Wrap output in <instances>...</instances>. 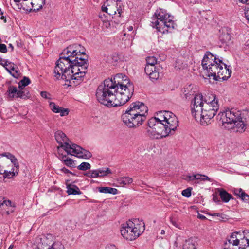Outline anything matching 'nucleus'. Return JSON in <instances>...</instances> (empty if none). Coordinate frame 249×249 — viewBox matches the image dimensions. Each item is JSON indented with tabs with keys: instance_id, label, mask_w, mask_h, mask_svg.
<instances>
[{
	"instance_id": "obj_64",
	"label": "nucleus",
	"mask_w": 249,
	"mask_h": 249,
	"mask_svg": "<svg viewBox=\"0 0 249 249\" xmlns=\"http://www.w3.org/2000/svg\"><path fill=\"white\" fill-rule=\"evenodd\" d=\"M119 22H120V21H118L117 22V24H119Z\"/></svg>"
},
{
	"instance_id": "obj_44",
	"label": "nucleus",
	"mask_w": 249,
	"mask_h": 249,
	"mask_svg": "<svg viewBox=\"0 0 249 249\" xmlns=\"http://www.w3.org/2000/svg\"><path fill=\"white\" fill-rule=\"evenodd\" d=\"M245 15L246 19H247L248 22L249 23V5L245 7Z\"/></svg>"
},
{
	"instance_id": "obj_63",
	"label": "nucleus",
	"mask_w": 249,
	"mask_h": 249,
	"mask_svg": "<svg viewBox=\"0 0 249 249\" xmlns=\"http://www.w3.org/2000/svg\"><path fill=\"white\" fill-rule=\"evenodd\" d=\"M6 213H7V214H9V213L8 211H7Z\"/></svg>"
},
{
	"instance_id": "obj_55",
	"label": "nucleus",
	"mask_w": 249,
	"mask_h": 249,
	"mask_svg": "<svg viewBox=\"0 0 249 249\" xmlns=\"http://www.w3.org/2000/svg\"><path fill=\"white\" fill-rule=\"evenodd\" d=\"M241 3L244 4H249V0H238Z\"/></svg>"
},
{
	"instance_id": "obj_42",
	"label": "nucleus",
	"mask_w": 249,
	"mask_h": 249,
	"mask_svg": "<svg viewBox=\"0 0 249 249\" xmlns=\"http://www.w3.org/2000/svg\"><path fill=\"white\" fill-rule=\"evenodd\" d=\"M243 201L249 203V195L245 193L243 194V196L240 198Z\"/></svg>"
},
{
	"instance_id": "obj_7",
	"label": "nucleus",
	"mask_w": 249,
	"mask_h": 249,
	"mask_svg": "<svg viewBox=\"0 0 249 249\" xmlns=\"http://www.w3.org/2000/svg\"><path fill=\"white\" fill-rule=\"evenodd\" d=\"M216 118L227 129H233L235 131L242 132L246 128V124L244 119L241 117V112L235 109H228L220 112Z\"/></svg>"
},
{
	"instance_id": "obj_16",
	"label": "nucleus",
	"mask_w": 249,
	"mask_h": 249,
	"mask_svg": "<svg viewBox=\"0 0 249 249\" xmlns=\"http://www.w3.org/2000/svg\"><path fill=\"white\" fill-rule=\"evenodd\" d=\"M239 233V232L232 233L229 238L228 239L227 241H226L224 243L231 244L234 247H238V246L239 244V240L237 238V234Z\"/></svg>"
},
{
	"instance_id": "obj_54",
	"label": "nucleus",
	"mask_w": 249,
	"mask_h": 249,
	"mask_svg": "<svg viewBox=\"0 0 249 249\" xmlns=\"http://www.w3.org/2000/svg\"><path fill=\"white\" fill-rule=\"evenodd\" d=\"M8 63H10V62H8V61H4V60H2V61L0 62V64L1 65H2L6 69V65H5V64L6 63V64H8Z\"/></svg>"
},
{
	"instance_id": "obj_59",
	"label": "nucleus",
	"mask_w": 249,
	"mask_h": 249,
	"mask_svg": "<svg viewBox=\"0 0 249 249\" xmlns=\"http://www.w3.org/2000/svg\"><path fill=\"white\" fill-rule=\"evenodd\" d=\"M198 217L199 218L202 219H204L206 218L205 216L204 215H199Z\"/></svg>"
},
{
	"instance_id": "obj_35",
	"label": "nucleus",
	"mask_w": 249,
	"mask_h": 249,
	"mask_svg": "<svg viewBox=\"0 0 249 249\" xmlns=\"http://www.w3.org/2000/svg\"><path fill=\"white\" fill-rule=\"evenodd\" d=\"M193 175H194V180L195 179H196V180L202 179L203 180H209V178L207 176H205V175H202L199 174H195Z\"/></svg>"
},
{
	"instance_id": "obj_20",
	"label": "nucleus",
	"mask_w": 249,
	"mask_h": 249,
	"mask_svg": "<svg viewBox=\"0 0 249 249\" xmlns=\"http://www.w3.org/2000/svg\"><path fill=\"white\" fill-rule=\"evenodd\" d=\"M18 93H17V98H19L23 99H26L30 97V94L29 90L27 89H24L23 88H19Z\"/></svg>"
},
{
	"instance_id": "obj_36",
	"label": "nucleus",
	"mask_w": 249,
	"mask_h": 249,
	"mask_svg": "<svg viewBox=\"0 0 249 249\" xmlns=\"http://www.w3.org/2000/svg\"><path fill=\"white\" fill-rule=\"evenodd\" d=\"M181 194L183 196L189 197L191 195V188H188L182 191Z\"/></svg>"
},
{
	"instance_id": "obj_51",
	"label": "nucleus",
	"mask_w": 249,
	"mask_h": 249,
	"mask_svg": "<svg viewBox=\"0 0 249 249\" xmlns=\"http://www.w3.org/2000/svg\"><path fill=\"white\" fill-rule=\"evenodd\" d=\"M179 243H178V238L176 239V240L174 242V246L175 248L176 249H179Z\"/></svg>"
},
{
	"instance_id": "obj_22",
	"label": "nucleus",
	"mask_w": 249,
	"mask_h": 249,
	"mask_svg": "<svg viewBox=\"0 0 249 249\" xmlns=\"http://www.w3.org/2000/svg\"><path fill=\"white\" fill-rule=\"evenodd\" d=\"M45 3V0H31V4L34 10L37 11L42 8Z\"/></svg>"
},
{
	"instance_id": "obj_9",
	"label": "nucleus",
	"mask_w": 249,
	"mask_h": 249,
	"mask_svg": "<svg viewBox=\"0 0 249 249\" xmlns=\"http://www.w3.org/2000/svg\"><path fill=\"white\" fill-rule=\"evenodd\" d=\"M156 19L152 23L157 31L162 34L171 32L176 26L174 21V17L166 12V11L161 8L158 9L154 14Z\"/></svg>"
},
{
	"instance_id": "obj_15",
	"label": "nucleus",
	"mask_w": 249,
	"mask_h": 249,
	"mask_svg": "<svg viewBox=\"0 0 249 249\" xmlns=\"http://www.w3.org/2000/svg\"><path fill=\"white\" fill-rule=\"evenodd\" d=\"M5 65H6V70L13 77L17 78L19 76V72L17 68L14 67L13 63L10 62L8 64L5 63Z\"/></svg>"
},
{
	"instance_id": "obj_50",
	"label": "nucleus",
	"mask_w": 249,
	"mask_h": 249,
	"mask_svg": "<svg viewBox=\"0 0 249 249\" xmlns=\"http://www.w3.org/2000/svg\"><path fill=\"white\" fill-rule=\"evenodd\" d=\"M106 249H117V247L113 244L107 245L106 247Z\"/></svg>"
},
{
	"instance_id": "obj_30",
	"label": "nucleus",
	"mask_w": 249,
	"mask_h": 249,
	"mask_svg": "<svg viewBox=\"0 0 249 249\" xmlns=\"http://www.w3.org/2000/svg\"><path fill=\"white\" fill-rule=\"evenodd\" d=\"M84 175L87 177L91 178H97L99 177L97 169L91 170L88 173H85Z\"/></svg>"
},
{
	"instance_id": "obj_18",
	"label": "nucleus",
	"mask_w": 249,
	"mask_h": 249,
	"mask_svg": "<svg viewBox=\"0 0 249 249\" xmlns=\"http://www.w3.org/2000/svg\"><path fill=\"white\" fill-rule=\"evenodd\" d=\"M196 241L193 238L186 240L183 245V249H196Z\"/></svg>"
},
{
	"instance_id": "obj_24",
	"label": "nucleus",
	"mask_w": 249,
	"mask_h": 249,
	"mask_svg": "<svg viewBox=\"0 0 249 249\" xmlns=\"http://www.w3.org/2000/svg\"><path fill=\"white\" fill-rule=\"evenodd\" d=\"M219 196L222 201L225 203L228 202L232 197L231 195L229 194L222 189H219Z\"/></svg>"
},
{
	"instance_id": "obj_34",
	"label": "nucleus",
	"mask_w": 249,
	"mask_h": 249,
	"mask_svg": "<svg viewBox=\"0 0 249 249\" xmlns=\"http://www.w3.org/2000/svg\"><path fill=\"white\" fill-rule=\"evenodd\" d=\"M149 78L152 80H157L159 78L160 74L156 70L152 72L150 74L148 75Z\"/></svg>"
},
{
	"instance_id": "obj_38",
	"label": "nucleus",
	"mask_w": 249,
	"mask_h": 249,
	"mask_svg": "<svg viewBox=\"0 0 249 249\" xmlns=\"http://www.w3.org/2000/svg\"><path fill=\"white\" fill-rule=\"evenodd\" d=\"M240 247H234L231 244H227L224 243L223 245V249H239Z\"/></svg>"
},
{
	"instance_id": "obj_1",
	"label": "nucleus",
	"mask_w": 249,
	"mask_h": 249,
	"mask_svg": "<svg viewBox=\"0 0 249 249\" xmlns=\"http://www.w3.org/2000/svg\"><path fill=\"white\" fill-rule=\"evenodd\" d=\"M80 44L70 45L65 49L56 63L54 77L57 80L69 81L71 84L78 85L83 80L89 66L87 59L77 56Z\"/></svg>"
},
{
	"instance_id": "obj_10",
	"label": "nucleus",
	"mask_w": 249,
	"mask_h": 249,
	"mask_svg": "<svg viewBox=\"0 0 249 249\" xmlns=\"http://www.w3.org/2000/svg\"><path fill=\"white\" fill-rule=\"evenodd\" d=\"M144 223L135 224L131 221L122 225L120 232L123 237L132 241L138 237L144 230Z\"/></svg>"
},
{
	"instance_id": "obj_57",
	"label": "nucleus",
	"mask_w": 249,
	"mask_h": 249,
	"mask_svg": "<svg viewBox=\"0 0 249 249\" xmlns=\"http://www.w3.org/2000/svg\"><path fill=\"white\" fill-rule=\"evenodd\" d=\"M10 160H11V162H12L14 161L17 160V159L14 156H11V158Z\"/></svg>"
},
{
	"instance_id": "obj_8",
	"label": "nucleus",
	"mask_w": 249,
	"mask_h": 249,
	"mask_svg": "<svg viewBox=\"0 0 249 249\" xmlns=\"http://www.w3.org/2000/svg\"><path fill=\"white\" fill-rule=\"evenodd\" d=\"M54 136L56 142L59 144L57 147L58 152H60V148H62L68 154L78 158L88 159L92 157V154L89 151L83 149L75 144H71L66 135L62 131H57L55 133Z\"/></svg>"
},
{
	"instance_id": "obj_4",
	"label": "nucleus",
	"mask_w": 249,
	"mask_h": 249,
	"mask_svg": "<svg viewBox=\"0 0 249 249\" xmlns=\"http://www.w3.org/2000/svg\"><path fill=\"white\" fill-rule=\"evenodd\" d=\"M178 119L172 112L160 111L148 122V136L152 139H160L173 135L178 126Z\"/></svg>"
},
{
	"instance_id": "obj_5",
	"label": "nucleus",
	"mask_w": 249,
	"mask_h": 249,
	"mask_svg": "<svg viewBox=\"0 0 249 249\" xmlns=\"http://www.w3.org/2000/svg\"><path fill=\"white\" fill-rule=\"evenodd\" d=\"M201 65L203 74L214 80H226L231 73V67L223 63L222 58H217L209 51L205 54Z\"/></svg>"
},
{
	"instance_id": "obj_26",
	"label": "nucleus",
	"mask_w": 249,
	"mask_h": 249,
	"mask_svg": "<svg viewBox=\"0 0 249 249\" xmlns=\"http://www.w3.org/2000/svg\"><path fill=\"white\" fill-rule=\"evenodd\" d=\"M183 94L186 99L190 98L191 96L193 95L194 91L192 90L191 86H189L187 88H185L182 90Z\"/></svg>"
},
{
	"instance_id": "obj_33",
	"label": "nucleus",
	"mask_w": 249,
	"mask_h": 249,
	"mask_svg": "<svg viewBox=\"0 0 249 249\" xmlns=\"http://www.w3.org/2000/svg\"><path fill=\"white\" fill-rule=\"evenodd\" d=\"M5 205L6 206H15L12 204V202L9 200H5L4 198H0V206Z\"/></svg>"
},
{
	"instance_id": "obj_31",
	"label": "nucleus",
	"mask_w": 249,
	"mask_h": 249,
	"mask_svg": "<svg viewBox=\"0 0 249 249\" xmlns=\"http://www.w3.org/2000/svg\"><path fill=\"white\" fill-rule=\"evenodd\" d=\"M157 62V58L154 56H148L146 58V65L155 66Z\"/></svg>"
},
{
	"instance_id": "obj_48",
	"label": "nucleus",
	"mask_w": 249,
	"mask_h": 249,
	"mask_svg": "<svg viewBox=\"0 0 249 249\" xmlns=\"http://www.w3.org/2000/svg\"><path fill=\"white\" fill-rule=\"evenodd\" d=\"M223 36L225 37V39H223V41L225 43H226L227 40H230L231 39V36L228 33L224 34Z\"/></svg>"
},
{
	"instance_id": "obj_6",
	"label": "nucleus",
	"mask_w": 249,
	"mask_h": 249,
	"mask_svg": "<svg viewBox=\"0 0 249 249\" xmlns=\"http://www.w3.org/2000/svg\"><path fill=\"white\" fill-rule=\"evenodd\" d=\"M148 110L147 107L143 103L134 102L122 115V121L129 128L138 127L145 120Z\"/></svg>"
},
{
	"instance_id": "obj_17",
	"label": "nucleus",
	"mask_w": 249,
	"mask_h": 249,
	"mask_svg": "<svg viewBox=\"0 0 249 249\" xmlns=\"http://www.w3.org/2000/svg\"><path fill=\"white\" fill-rule=\"evenodd\" d=\"M58 157L59 160L63 162L67 166L70 167H74V161L72 159L66 157L65 155L63 156L62 155H60L59 152H58Z\"/></svg>"
},
{
	"instance_id": "obj_61",
	"label": "nucleus",
	"mask_w": 249,
	"mask_h": 249,
	"mask_svg": "<svg viewBox=\"0 0 249 249\" xmlns=\"http://www.w3.org/2000/svg\"><path fill=\"white\" fill-rule=\"evenodd\" d=\"M165 231H164V230H162L161 231V234H165Z\"/></svg>"
},
{
	"instance_id": "obj_27",
	"label": "nucleus",
	"mask_w": 249,
	"mask_h": 249,
	"mask_svg": "<svg viewBox=\"0 0 249 249\" xmlns=\"http://www.w3.org/2000/svg\"><path fill=\"white\" fill-rule=\"evenodd\" d=\"M99 177H103L111 174V170L108 168H101L97 169Z\"/></svg>"
},
{
	"instance_id": "obj_37",
	"label": "nucleus",
	"mask_w": 249,
	"mask_h": 249,
	"mask_svg": "<svg viewBox=\"0 0 249 249\" xmlns=\"http://www.w3.org/2000/svg\"><path fill=\"white\" fill-rule=\"evenodd\" d=\"M245 192L241 188L235 189L234 190V193L236 195L238 196L239 198L243 196V194Z\"/></svg>"
},
{
	"instance_id": "obj_40",
	"label": "nucleus",
	"mask_w": 249,
	"mask_h": 249,
	"mask_svg": "<svg viewBox=\"0 0 249 249\" xmlns=\"http://www.w3.org/2000/svg\"><path fill=\"white\" fill-rule=\"evenodd\" d=\"M41 96L46 99H51L50 94L46 91H41L40 92Z\"/></svg>"
},
{
	"instance_id": "obj_19",
	"label": "nucleus",
	"mask_w": 249,
	"mask_h": 249,
	"mask_svg": "<svg viewBox=\"0 0 249 249\" xmlns=\"http://www.w3.org/2000/svg\"><path fill=\"white\" fill-rule=\"evenodd\" d=\"M133 179L128 177H119L117 179V182L120 186H124L132 183Z\"/></svg>"
},
{
	"instance_id": "obj_13",
	"label": "nucleus",
	"mask_w": 249,
	"mask_h": 249,
	"mask_svg": "<svg viewBox=\"0 0 249 249\" xmlns=\"http://www.w3.org/2000/svg\"><path fill=\"white\" fill-rule=\"evenodd\" d=\"M49 107L53 112L55 113H59L62 117L68 115L69 113L68 109L60 107L53 102L50 103Z\"/></svg>"
},
{
	"instance_id": "obj_47",
	"label": "nucleus",
	"mask_w": 249,
	"mask_h": 249,
	"mask_svg": "<svg viewBox=\"0 0 249 249\" xmlns=\"http://www.w3.org/2000/svg\"><path fill=\"white\" fill-rule=\"evenodd\" d=\"M80 51L79 52H77V56L81 54H85V49L81 46V48H79L78 51Z\"/></svg>"
},
{
	"instance_id": "obj_43",
	"label": "nucleus",
	"mask_w": 249,
	"mask_h": 249,
	"mask_svg": "<svg viewBox=\"0 0 249 249\" xmlns=\"http://www.w3.org/2000/svg\"><path fill=\"white\" fill-rule=\"evenodd\" d=\"M103 26L107 29H108L111 26V23L108 20H103Z\"/></svg>"
},
{
	"instance_id": "obj_62",
	"label": "nucleus",
	"mask_w": 249,
	"mask_h": 249,
	"mask_svg": "<svg viewBox=\"0 0 249 249\" xmlns=\"http://www.w3.org/2000/svg\"><path fill=\"white\" fill-rule=\"evenodd\" d=\"M13 249V246L11 245L10 246V247L8 248V249Z\"/></svg>"
},
{
	"instance_id": "obj_41",
	"label": "nucleus",
	"mask_w": 249,
	"mask_h": 249,
	"mask_svg": "<svg viewBox=\"0 0 249 249\" xmlns=\"http://www.w3.org/2000/svg\"><path fill=\"white\" fill-rule=\"evenodd\" d=\"M7 52V47L4 44H0V52L6 53Z\"/></svg>"
},
{
	"instance_id": "obj_14",
	"label": "nucleus",
	"mask_w": 249,
	"mask_h": 249,
	"mask_svg": "<svg viewBox=\"0 0 249 249\" xmlns=\"http://www.w3.org/2000/svg\"><path fill=\"white\" fill-rule=\"evenodd\" d=\"M18 173L19 172L14 170V168H12L10 171L6 170H4L3 172L2 173L3 176L2 182H6L7 181L6 179L13 178L14 177L17 176Z\"/></svg>"
},
{
	"instance_id": "obj_56",
	"label": "nucleus",
	"mask_w": 249,
	"mask_h": 249,
	"mask_svg": "<svg viewBox=\"0 0 249 249\" xmlns=\"http://www.w3.org/2000/svg\"><path fill=\"white\" fill-rule=\"evenodd\" d=\"M219 213H209V215H211V216H212L213 217L216 216L217 217V216H218Z\"/></svg>"
},
{
	"instance_id": "obj_49",
	"label": "nucleus",
	"mask_w": 249,
	"mask_h": 249,
	"mask_svg": "<svg viewBox=\"0 0 249 249\" xmlns=\"http://www.w3.org/2000/svg\"><path fill=\"white\" fill-rule=\"evenodd\" d=\"M185 179L187 181H191L194 180V175H187Z\"/></svg>"
},
{
	"instance_id": "obj_58",
	"label": "nucleus",
	"mask_w": 249,
	"mask_h": 249,
	"mask_svg": "<svg viewBox=\"0 0 249 249\" xmlns=\"http://www.w3.org/2000/svg\"><path fill=\"white\" fill-rule=\"evenodd\" d=\"M8 47L11 49V51H13L14 50V47L12 44H9L8 45Z\"/></svg>"
},
{
	"instance_id": "obj_25",
	"label": "nucleus",
	"mask_w": 249,
	"mask_h": 249,
	"mask_svg": "<svg viewBox=\"0 0 249 249\" xmlns=\"http://www.w3.org/2000/svg\"><path fill=\"white\" fill-rule=\"evenodd\" d=\"M99 191L100 193H109L113 195H116L118 193L117 189L111 187H99Z\"/></svg>"
},
{
	"instance_id": "obj_28",
	"label": "nucleus",
	"mask_w": 249,
	"mask_h": 249,
	"mask_svg": "<svg viewBox=\"0 0 249 249\" xmlns=\"http://www.w3.org/2000/svg\"><path fill=\"white\" fill-rule=\"evenodd\" d=\"M31 83V81L30 79L28 77H24L23 79H22L18 83V88H21L25 87V86L28 85Z\"/></svg>"
},
{
	"instance_id": "obj_32",
	"label": "nucleus",
	"mask_w": 249,
	"mask_h": 249,
	"mask_svg": "<svg viewBox=\"0 0 249 249\" xmlns=\"http://www.w3.org/2000/svg\"><path fill=\"white\" fill-rule=\"evenodd\" d=\"M156 70L155 66L146 65L145 67V72L147 75L150 74L154 71Z\"/></svg>"
},
{
	"instance_id": "obj_45",
	"label": "nucleus",
	"mask_w": 249,
	"mask_h": 249,
	"mask_svg": "<svg viewBox=\"0 0 249 249\" xmlns=\"http://www.w3.org/2000/svg\"><path fill=\"white\" fill-rule=\"evenodd\" d=\"M217 219L220 221H225V220L227 219V218L226 217V215L225 214L220 213L217 216Z\"/></svg>"
},
{
	"instance_id": "obj_3",
	"label": "nucleus",
	"mask_w": 249,
	"mask_h": 249,
	"mask_svg": "<svg viewBox=\"0 0 249 249\" xmlns=\"http://www.w3.org/2000/svg\"><path fill=\"white\" fill-rule=\"evenodd\" d=\"M192 114L196 120H200L202 125L210 123L219 109L218 100L215 95L208 93L205 95L199 93L195 95L191 101Z\"/></svg>"
},
{
	"instance_id": "obj_52",
	"label": "nucleus",
	"mask_w": 249,
	"mask_h": 249,
	"mask_svg": "<svg viewBox=\"0 0 249 249\" xmlns=\"http://www.w3.org/2000/svg\"><path fill=\"white\" fill-rule=\"evenodd\" d=\"M2 156H6L8 159H10L11 158V156H13L14 155L10 153H5L2 155Z\"/></svg>"
},
{
	"instance_id": "obj_12",
	"label": "nucleus",
	"mask_w": 249,
	"mask_h": 249,
	"mask_svg": "<svg viewBox=\"0 0 249 249\" xmlns=\"http://www.w3.org/2000/svg\"><path fill=\"white\" fill-rule=\"evenodd\" d=\"M35 249H62L63 247L59 242H53L44 237L37 239Z\"/></svg>"
},
{
	"instance_id": "obj_11",
	"label": "nucleus",
	"mask_w": 249,
	"mask_h": 249,
	"mask_svg": "<svg viewBox=\"0 0 249 249\" xmlns=\"http://www.w3.org/2000/svg\"><path fill=\"white\" fill-rule=\"evenodd\" d=\"M122 3L117 0H107L102 6V11L110 16L116 15L120 17L122 9Z\"/></svg>"
},
{
	"instance_id": "obj_46",
	"label": "nucleus",
	"mask_w": 249,
	"mask_h": 249,
	"mask_svg": "<svg viewBox=\"0 0 249 249\" xmlns=\"http://www.w3.org/2000/svg\"><path fill=\"white\" fill-rule=\"evenodd\" d=\"M60 171L62 172V173H64L66 174H72V173L71 172L70 170H69L68 169H67V168H66L65 167H63V168H62L61 169H60Z\"/></svg>"
},
{
	"instance_id": "obj_23",
	"label": "nucleus",
	"mask_w": 249,
	"mask_h": 249,
	"mask_svg": "<svg viewBox=\"0 0 249 249\" xmlns=\"http://www.w3.org/2000/svg\"><path fill=\"white\" fill-rule=\"evenodd\" d=\"M67 192L69 195H80L81 192L79 188L75 185H68Z\"/></svg>"
},
{
	"instance_id": "obj_39",
	"label": "nucleus",
	"mask_w": 249,
	"mask_h": 249,
	"mask_svg": "<svg viewBox=\"0 0 249 249\" xmlns=\"http://www.w3.org/2000/svg\"><path fill=\"white\" fill-rule=\"evenodd\" d=\"M12 163L13 165V167L12 168H14V170H16L17 171L19 172V164L18 161V160H16L12 162Z\"/></svg>"
},
{
	"instance_id": "obj_2",
	"label": "nucleus",
	"mask_w": 249,
	"mask_h": 249,
	"mask_svg": "<svg viewBox=\"0 0 249 249\" xmlns=\"http://www.w3.org/2000/svg\"><path fill=\"white\" fill-rule=\"evenodd\" d=\"M121 78H123L122 74H117L113 80L107 79L98 86L96 96L99 103L108 107H117L130 99L133 93V85L128 80L120 81Z\"/></svg>"
},
{
	"instance_id": "obj_53",
	"label": "nucleus",
	"mask_w": 249,
	"mask_h": 249,
	"mask_svg": "<svg viewBox=\"0 0 249 249\" xmlns=\"http://www.w3.org/2000/svg\"><path fill=\"white\" fill-rule=\"evenodd\" d=\"M0 15H1L0 19L1 20H3L4 22H6V17L4 16H3V12L1 11L0 12Z\"/></svg>"
},
{
	"instance_id": "obj_21",
	"label": "nucleus",
	"mask_w": 249,
	"mask_h": 249,
	"mask_svg": "<svg viewBox=\"0 0 249 249\" xmlns=\"http://www.w3.org/2000/svg\"><path fill=\"white\" fill-rule=\"evenodd\" d=\"M18 90L16 87L12 85L9 86L7 91L8 97L10 99L17 98V93H18Z\"/></svg>"
},
{
	"instance_id": "obj_60",
	"label": "nucleus",
	"mask_w": 249,
	"mask_h": 249,
	"mask_svg": "<svg viewBox=\"0 0 249 249\" xmlns=\"http://www.w3.org/2000/svg\"><path fill=\"white\" fill-rule=\"evenodd\" d=\"M128 30L129 31H131L133 30V27L132 26H129L128 28H127Z\"/></svg>"
},
{
	"instance_id": "obj_29",
	"label": "nucleus",
	"mask_w": 249,
	"mask_h": 249,
	"mask_svg": "<svg viewBox=\"0 0 249 249\" xmlns=\"http://www.w3.org/2000/svg\"><path fill=\"white\" fill-rule=\"evenodd\" d=\"M91 168V165L86 162H82L79 165L77 166V169L81 171H86L88 169H90Z\"/></svg>"
}]
</instances>
